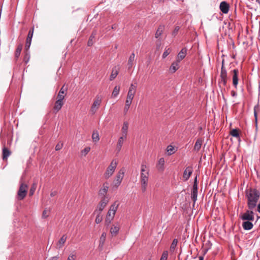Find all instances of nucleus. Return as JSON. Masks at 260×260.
<instances>
[{
    "label": "nucleus",
    "instance_id": "1",
    "mask_svg": "<svg viewBox=\"0 0 260 260\" xmlns=\"http://www.w3.org/2000/svg\"><path fill=\"white\" fill-rule=\"evenodd\" d=\"M247 199V207L249 209H253L256 206L260 197V192L256 188H250L245 190Z\"/></svg>",
    "mask_w": 260,
    "mask_h": 260
},
{
    "label": "nucleus",
    "instance_id": "2",
    "mask_svg": "<svg viewBox=\"0 0 260 260\" xmlns=\"http://www.w3.org/2000/svg\"><path fill=\"white\" fill-rule=\"evenodd\" d=\"M146 165L142 164L141 166L140 182L142 186V190L144 192L147 189L149 179V170H146Z\"/></svg>",
    "mask_w": 260,
    "mask_h": 260
},
{
    "label": "nucleus",
    "instance_id": "3",
    "mask_svg": "<svg viewBox=\"0 0 260 260\" xmlns=\"http://www.w3.org/2000/svg\"><path fill=\"white\" fill-rule=\"evenodd\" d=\"M118 206L119 204H117L116 202H115L110 206L105 219V222L107 224H110L113 219Z\"/></svg>",
    "mask_w": 260,
    "mask_h": 260
},
{
    "label": "nucleus",
    "instance_id": "4",
    "mask_svg": "<svg viewBox=\"0 0 260 260\" xmlns=\"http://www.w3.org/2000/svg\"><path fill=\"white\" fill-rule=\"evenodd\" d=\"M228 80V74L224 66H221L220 79L218 81V84L221 88H224L226 85Z\"/></svg>",
    "mask_w": 260,
    "mask_h": 260
},
{
    "label": "nucleus",
    "instance_id": "5",
    "mask_svg": "<svg viewBox=\"0 0 260 260\" xmlns=\"http://www.w3.org/2000/svg\"><path fill=\"white\" fill-rule=\"evenodd\" d=\"M117 165V163L115 160H113L111 161L110 165L108 166L104 173V176L106 179H108L112 175L116 168Z\"/></svg>",
    "mask_w": 260,
    "mask_h": 260
},
{
    "label": "nucleus",
    "instance_id": "6",
    "mask_svg": "<svg viewBox=\"0 0 260 260\" xmlns=\"http://www.w3.org/2000/svg\"><path fill=\"white\" fill-rule=\"evenodd\" d=\"M124 171L121 169L117 174L112 183L113 187L117 188L121 183L124 176Z\"/></svg>",
    "mask_w": 260,
    "mask_h": 260
},
{
    "label": "nucleus",
    "instance_id": "7",
    "mask_svg": "<svg viewBox=\"0 0 260 260\" xmlns=\"http://www.w3.org/2000/svg\"><path fill=\"white\" fill-rule=\"evenodd\" d=\"M27 185L24 183H21L17 192V198L18 200H22L27 193Z\"/></svg>",
    "mask_w": 260,
    "mask_h": 260
},
{
    "label": "nucleus",
    "instance_id": "8",
    "mask_svg": "<svg viewBox=\"0 0 260 260\" xmlns=\"http://www.w3.org/2000/svg\"><path fill=\"white\" fill-rule=\"evenodd\" d=\"M253 209H248L242 214L240 218L242 220H254V213L252 211Z\"/></svg>",
    "mask_w": 260,
    "mask_h": 260
},
{
    "label": "nucleus",
    "instance_id": "9",
    "mask_svg": "<svg viewBox=\"0 0 260 260\" xmlns=\"http://www.w3.org/2000/svg\"><path fill=\"white\" fill-rule=\"evenodd\" d=\"M109 202V199L106 196L102 197V200L99 204L98 209L94 211V214H95L97 212L101 213L104 210L108 203Z\"/></svg>",
    "mask_w": 260,
    "mask_h": 260
},
{
    "label": "nucleus",
    "instance_id": "10",
    "mask_svg": "<svg viewBox=\"0 0 260 260\" xmlns=\"http://www.w3.org/2000/svg\"><path fill=\"white\" fill-rule=\"evenodd\" d=\"M34 31V27H32L31 28H30L28 31L26 39V42H25V50L26 51L27 50H29V47L31 45V40L33 36Z\"/></svg>",
    "mask_w": 260,
    "mask_h": 260
},
{
    "label": "nucleus",
    "instance_id": "11",
    "mask_svg": "<svg viewBox=\"0 0 260 260\" xmlns=\"http://www.w3.org/2000/svg\"><path fill=\"white\" fill-rule=\"evenodd\" d=\"M231 73L233 74L232 77V81H233V85L235 88H237V86L238 84V82L239 80V71L238 69H235L231 71Z\"/></svg>",
    "mask_w": 260,
    "mask_h": 260
},
{
    "label": "nucleus",
    "instance_id": "12",
    "mask_svg": "<svg viewBox=\"0 0 260 260\" xmlns=\"http://www.w3.org/2000/svg\"><path fill=\"white\" fill-rule=\"evenodd\" d=\"M134 98V96L127 94L123 110L124 115L127 114Z\"/></svg>",
    "mask_w": 260,
    "mask_h": 260
},
{
    "label": "nucleus",
    "instance_id": "13",
    "mask_svg": "<svg viewBox=\"0 0 260 260\" xmlns=\"http://www.w3.org/2000/svg\"><path fill=\"white\" fill-rule=\"evenodd\" d=\"M101 99L100 98V97L97 96L91 107L90 112L92 113V114H93L96 112L101 105Z\"/></svg>",
    "mask_w": 260,
    "mask_h": 260
},
{
    "label": "nucleus",
    "instance_id": "14",
    "mask_svg": "<svg viewBox=\"0 0 260 260\" xmlns=\"http://www.w3.org/2000/svg\"><path fill=\"white\" fill-rule=\"evenodd\" d=\"M219 9L222 13L228 14L230 9V5L226 2L222 1L220 4Z\"/></svg>",
    "mask_w": 260,
    "mask_h": 260
},
{
    "label": "nucleus",
    "instance_id": "15",
    "mask_svg": "<svg viewBox=\"0 0 260 260\" xmlns=\"http://www.w3.org/2000/svg\"><path fill=\"white\" fill-rule=\"evenodd\" d=\"M192 172H193L192 167L188 166L186 168V169H185V170L183 172V178L185 181H187L189 178Z\"/></svg>",
    "mask_w": 260,
    "mask_h": 260
},
{
    "label": "nucleus",
    "instance_id": "16",
    "mask_svg": "<svg viewBox=\"0 0 260 260\" xmlns=\"http://www.w3.org/2000/svg\"><path fill=\"white\" fill-rule=\"evenodd\" d=\"M60 98L61 97H59V99H57V100L55 102L53 107V109L55 113L61 109L64 104L63 101V100L61 99Z\"/></svg>",
    "mask_w": 260,
    "mask_h": 260
},
{
    "label": "nucleus",
    "instance_id": "17",
    "mask_svg": "<svg viewBox=\"0 0 260 260\" xmlns=\"http://www.w3.org/2000/svg\"><path fill=\"white\" fill-rule=\"evenodd\" d=\"M242 227L244 230L248 231L251 230L253 227L252 221L253 220H243Z\"/></svg>",
    "mask_w": 260,
    "mask_h": 260
},
{
    "label": "nucleus",
    "instance_id": "18",
    "mask_svg": "<svg viewBox=\"0 0 260 260\" xmlns=\"http://www.w3.org/2000/svg\"><path fill=\"white\" fill-rule=\"evenodd\" d=\"M108 185L109 183L107 182H106L103 184L102 187L99 190L100 195L103 196V197L106 196L109 188Z\"/></svg>",
    "mask_w": 260,
    "mask_h": 260
},
{
    "label": "nucleus",
    "instance_id": "19",
    "mask_svg": "<svg viewBox=\"0 0 260 260\" xmlns=\"http://www.w3.org/2000/svg\"><path fill=\"white\" fill-rule=\"evenodd\" d=\"M97 34L96 30H93L88 40L87 45L88 46H91L95 42V36Z\"/></svg>",
    "mask_w": 260,
    "mask_h": 260
},
{
    "label": "nucleus",
    "instance_id": "20",
    "mask_svg": "<svg viewBox=\"0 0 260 260\" xmlns=\"http://www.w3.org/2000/svg\"><path fill=\"white\" fill-rule=\"evenodd\" d=\"M68 90V88L65 87L64 85L62 86V87L60 88L57 96V99H59V97H61L60 99L62 100L64 99V96L67 94V91Z\"/></svg>",
    "mask_w": 260,
    "mask_h": 260
},
{
    "label": "nucleus",
    "instance_id": "21",
    "mask_svg": "<svg viewBox=\"0 0 260 260\" xmlns=\"http://www.w3.org/2000/svg\"><path fill=\"white\" fill-rule=\"evenodd\" d=\"M187 49L186 48H183L181 51L179 52L177 55V60L180 61L181 60L184 59L186 55Z\"/></svg>",
    "mask_w": 260,
    "mask_h": 260
},
{
    "label": "nucleus",
    "instance_id": "22",
    "mask_svg": "<svg viewBox=\"0 0 260 260\" xmlns=\"http://www.w3.org/2000/svg\"><path fill=\"white\" fill-rule=\"evenodd\" d=\"M128 127V123L127 121H124L123 124V126L121 128L122 136L121 137H125V139H126L127 130Z\"/></svg>",
    "mask_w": 260,
    "mask_h": 260
},
{
    "label": "nucleus",
    "instance_id": "23",
    "mask_svg": "<svg viewBox=\"0 0 260 260\" xmlns=\"http://www.w3.org/2000/svg\"><path fill=\"white\" fill-rule=\"evenodd\" d=\"M67 239V236H66V235H62V236L60 238V239L57 242L56 248L57 249L61 248L63 246L64 244L65 243Z\"/></svg>",
    "mask_w": 260,
    "mask_h": 260
},
{
    "label": "nucleus",
    "instance_id": "24",
    "mask_svg": "<svg viewBox=\"0 0 260 260\" xmlns=\"http://www.w3.org/2000/svg\"><path fill=\"white\" fill-rule=\"evenodd\" d=\"M179 60L174 61L170 67V71L172 73H175L179 68Z\"/></svg>",
    "mask_w": 260,
    "mask_h": 260
},
{
    "label": "nucleus",
    "instance_id": "25",
    "mask_svg": "<svg viewBox=\"0 0 260 260\" xmlns=\"http://www.w3.org/2000/svg\"><path fill=\"white\" fill-rule=\"evenodd\" d=\"M135 54L134 52H133L129 56L128 60L127 66H128V69H130L132 68V67L134 64V62L135 61Z\"/></svg>",
    "mask_w": 260,
    "mask_h": 260
},
{
    "label": "nucleus",
    "instance_id": "26",
    "mask_svg": "<svg viewBox=\"0 0 260 260\" xmlns=\"http://www.w3.org/2000/svg\"><path fill=\"white\" fill-rule=\"evenodd\" d=\"M125 139V137H120L118 140L117 146H116V150L118 152H119L121 149V147L123 145V141Z\"/></svg>",
    "mask_w": 260,
    "mask_h": 260
},
{
    "label": "nucleus",
    "instance_id": "27",
    "mask_svg": "<svg viewBox=\"0 0 260 260\" xmlns=\"http://www.w3.org/2000/svg\"><path fill=\"white\" fill-rule=\"evenodd\" d=\"M11 152L6 147H4L3 149V159L4 160H7L8 157L11 155Z\"/></svg>",
    "mask_w": 260,
    "mask_h": 260
},
{
    "label": "nucleus",
    "instance_id": "28",
    "mask_svg": "<svg viewBox=\"0 0 260 260\" xmlns=\"http://www.w3.org/2000/svg\"><path fill=\"white\" fill-rule=\"evenodd\" d=\"M165 29L164 25H159L155 34V37L156 39H159L162 35Z\"/></svg>",
    "mask_w": 260,
    "mask_h": 260
},
{
    "label": "nucleus",
    "instance_id": "29",
    "mask_svg": "<svg viewBox=\"0 0 260 260\" xmlns=\"http://www.w3.org/2000/svg\"><path fill=\"white\" fill-rule=\"evenodd\" d=\"M22 47H23V45L22 44H20L18 45V46L16 48L15 53V58L16 60H17L18 59V58H19V57L20 55Z\"/></svg>",
    "mask_w": 260,
    "mask_h": 260
},
{
    "label": "nucleus",
    "instance_id": "30",
    "mask_svg": "<svg viewBox=\"0 0 260 260\" xmlns=\"http://www.w3.org/2000/svg\"><path fill=\"white\" fill-rule=\"evenodd\" d=\"M137 86L134 84H131L128 89L127 94L135 96Z\"/></svg>",
    "mask_w": 260,
    "mask_h": 260
},
{
    "label": "nucleus",
    "instance_id": "31",
    "mask_svg": "<svg viewBox=\"0 0 260 260\" xmlns=\"http://www.w3.org/2000/svg\"><path fill=\"white\" fill-rule=\"evenodd\" d=\"M197 197H198V190H191V199L193 202V206H194L196 201L197 200Z\"/></svg>",
    "mask_w": 260,
    "mask_h": 260
},
{
    "label": "nucleus",
    "instance_id": "32",
    "mask_svg": "<svg viewBox=\"0 0 260 260\" xmlns=\"http://www.w3.org/2000/svg\"><path fill=\"white\" fill-rule=\"evenodd\" d=\"M92 139L93 142L96 143L100 140L99 134L96 130L93 131L92 135Z\"/></svg>",
    "mask_w": 260,
    "mask_h": 260
},
{
    "label": "nucleus",
    "instance_id": "33",
    "mask_svg": "<svg viewBox=\"0 0 260 260\" xmlns=\"http://www.w3.org/2000/svg\"><path fill=\"white\" fill-rule=\"evenodd\" d=\"M202 142L203 141L200 139H198L196 141L194 146V150L195 151H198L201 149V146L202 145Z\"/></svg>",
    "mask_w": 260,
    "mask_h": 260
},
{
    "label": "nucleus",
    "instance_id": "34",
    "mask_svg": "<svg viewBox=\"0 0 260 260\" xmlns=\"http://www.w3.org/2000/svg\"><path fill=\"white\" fill-rule=\"evenodd\" d=\"M165 159L164 158H160L157 163V168L159 170H163L164 169Z\"/></svg>",
    "mask_w": 260,
    "mask_h": 260
},
{
    "label": "nucleus",
    "instance_id": "35",
    "mask_svg": "<svg viewBox=\"0 0 260 260\" xmlns=\"http://www.w3.org/2000/svg\"><path fill=\"white\" fill-rule=\"evenodd\" d=\"M230 135L236 138H240L239 129L237 128L232 129L230 133Z\"/></svg>",
    "mask_w": 260,
    "mask_h": 260
},
{
    "label": "nucleus",
    "instance_id": "36",
    "mask_svg": "<svg viewBox=\"0 0 260 260\" xmlns=\"http://www.w3.org/2000/svg\"><path fill=\"white\" fill-rule=\"evenodd\" d=\"M106 233L104 232L102 233L100 239V244H99V247H103L104 245V244L106 240Z\"/></svg>",
    "mask_w": 260,
    "mask_h": 260
},
{
    "label": "nucleus",
    "instance_id": "37",
    "mask_svg": "<svg viewBox=\"0 0 260 260\" xmlns=\"http://www.w3.org/2000/svg\"><path fill=\"white\" fill-rule=\"evenodd\" d=\"M119 230V227L118 225H114L110 229V233L112 236H115Z\"/></svg>",
    "mask_w": 260,
    "mask_h": 260
},
{
    "label": "nucleus",
    "instance_id": "38",
    "mask_svg": "<svg viewBox=\"0 0 260 260\" xmlns=\"http://www.w3.org/2000/svg\"><path fill=\"white\" fill-rule=\"evenodd\" d=\"M177 243H178V240L177 239H174L173 240V241L171 243V245L170 246V248L171 252H173L175 250V249L176 247Z\"/></svg>",
    "mask_w": 260,
    "mask_h": 260
},
{
    "label": "nucleus",
    "instance_id": "39",
    "mask_svg": "<svg viewBox=\"0 0 260 260\" xmlns=\"http://www.w3.org/2000/svg\"><path fill=\"white\" fill-rule=\"evenodd\" d=\"M37 184L36 183H34L31 187H30V190H29V196H32L34 194V192L36 189V188H37Z\"/></svg>",
    "mask_w": 260,
    "mask_h": 260
},
{
    "label": "nucleus",
    "instance_id": "40",
    "mask_svg": "<svg viewBox=\"0 0 260 260\" xmlns=\"http://www.w3.org/2000/svg\"><path fill=\"white\" fill-rule=\"evenodd\" d=\"M119 90H120V87L116 86L113 89V91L112 93V96L113 97L117 96V95L119 94Z\"/></svg>",
    "mask_w": 260,
    "mask_h": 260
},
{
    "label": "nucleus",
    "instance_id": "41",
    "mask_svg": "<svg viewBox=\"0 0 260 260\" xmlns=\"http://www.w3.org/2000/svg\"><path fill=\"white\" fill-rule=\"evenodd\" d=\"M172 49L171 48H166L165 51L162 54V58H165L171 52Z\"/></svg>",
    "mask_w": 260,
    "mask_h": 260
},
{
    "label": "nucleus",
    "instance_id": "42",
    "mask_svg": "<svg viewBox=\"0 0 260 260\" xmlns=\"http://www.w3.org/2000/svg\"><path fill=\"white\" fill-rule=\"evenodd\" d=\"M29 58H30V55H29V52L28 51V50H27V51L25 50V55H24V58H23V61H24V62L25 63H28V62L29 61Z\"/></svg>",
    "mask_w": 260,
    "mask_h": 260
},
{
    "label": "nucleus",
    "instance_id": "43",
    "mask_svg": "<svg viewBox=\"0 0 260 260\" xmlns=\"http://www.w3.org/2000/svg\"><path fill=\"white\" fill-rule=\"evenodd\" d=\"M97 215L95 220V222L96 223H100L103 220L102 216H101V213L100 212H97Z\"/></svg>",
    "mask_w": 260,
    "mask_h": 260
},
{
    "label": "nucleus",
    "instance_id": "44",
    "mask_svg": "<svg viewBox=\"0 0 260 260\" xmlns=\"http://www.w3.org/2000/svg\"><path fill=\"white\" fill-rule=\"evenodd\" d=\"M118 74V72L117 70L114 71V70H113L110 77V80L112 81L113 80H114Z\"/></svg>",
    "mask_w": 260,
    "mask_h": 260
},
{
    "label": "nucleus",
    "instance_id": "45",
    "mask_svg": "<svg viewBox=\"0 0 260 260\" xmlns=\"http://www.w3.org/2000/svg\"><path fill=\"white\" fill-rule=\"evenodd\" d=\"M258 107V106H255L254 108V116L255 119V127L257 129V115L256 109Z\"/></svg>",
    "mask_w": 260,
    "mask_h": 260
},
{
    "label": "nucleus",
    "instance_id": "46",
    "mask_svg": "<svg viewBox=\"0 0 260 260\" xmlns=\"http://www.w3.org/2000/svg\"><path fill=\"white\" fill-rule=\"evenodd\" d=\"M174 147L172 145H169L167 147V152H168V154L169 155L173 154L174 153Z\"/></svg>",
    "mask_w": 260,
    "mask_h": 260
},
{
    "label": "nucleus",
    "instance_id": "47",
    "mask_svg": "<svg viewBox=\"0 0 260 260\" xmlns=\"http://www.w3.org/2000/svg\"><path fill=\"white\" fill-rule=\"evenodd\" d=\"M168 256V252L166 250L164 251L161 255L160 260H167Z\"/></svg>",
    "mask_w": 260,
    "mask_h": 260
},
{
    "label": "nucleus",
    "instance_id": "48",
    "mask_svg": "<svg viewBox=\"0 0 260 260\" xmlns=\"http://www.w3.org/2000/svg\"><path fill=\"white\" fill-rule=\"evenodd\" d=\"M193 190H198V180H197V176H196L194 178V181H193V184L192 186Z\"/></svg>",
    "mask_w": 260,
    "mask_h": 260
},
{
    "label": "nucleus",
    "instance_id": "49",
    "mask_svg": "<svg viewBox=\"0 0 260 260\" xmlns=\"http://www.w3.org/2000/svg\"><path fill=\"white\" fill-rule=\"evenodd\" d=\"M90 150V147H85L83 150H82L81 154L85 156L89 152Z\"/></svg>",
    "mask_w": 260,
    "mask_h": 260
},
{
    "label": "nucleus",
    "instance_id": "50",
    "mask_svg": "<svg viewBox=\"0 0 260 260\" xmlns=\"http://www.w3.org/2000/svg\"><path fill=\"white\" fill-rule=\"evenodd\" d=\"M75 258L76 253L75 251H74L69 255L67 260H75Z\"/></svg>",
    "mask_w": 260,
    "mask_h": 260
},
{
    "label": "nucleus",
    "instance_id": "51",
    "mask_svg": "<svg viewBox=\"0 0 260 260\" xmlns=\"http://www.w3.org/2000/svg\"><path fill=\"white\" fill-rule=\"evenodd\" d=\"M179 29L180 27L179 26H176L172 32V36H173L174 37L176 36L178 34Z\"/></svg>",
    "mask_w": 260,
    "mask_h": 260
},
{
    "label": "nucleus",
    "instance_id": "52",
    "mask_svg": "<svg viewBox=\"0 0 260 260\" xmlns=\"http://www.w3.org/2000/svg\"><path fill=\"white\" fill-rule=\"evenodd\" d=\"M63 147V143H58L55 146V150H60Z\"/></svg>",
    "mask_w": 260,
    "mask_h": 260
},
{
    "label": "nucleus",
    "instance_id": "53",
    "mask_svg": "<svg viewBox=\"0 0 260 260\" xmlns=\"http://www.w3.org/2000/svg\"><path fill=\"white\" fill-rule=\"evenodd\" d=\"M48 216V215L47 214V210H44L43 211V212L42 217L43 218H46Z\"/></svg>",
    "mask_w": 260,
    "mask_h": 260
},
{
    "label": "nucleus",
    "instance_id": "54",
    "mask_svg": "<svg viewBox=\"0 0 260 260\" xmlns=\"http://www.w3.org/2000/svg\"><path fill=\"white\" fill-rule=\"evenodd\" d=\"M56 191H52L50 193V196L51 197H54L55 196L56 194Z\"/></svg>",
    "mask_w": 260,
    "mask_h": 260
},
{
    "label": "nucleus",
    "instance_id": "55",
    "mask_svg": "<svg viewBox=\"0 0 260 260\" xmlns=\"http://www.w3.org/2000/svg\"><path fill=\"white\" fill-rule=\"evenodd\" d=\"M231 94L233 96H235L237 95V93L235 91L232 90L231 92Z\"/></svg>",
    "mask_w": 260,
    "mask_h": 260
},
{
    "label": "nucleus",
    "instance_id": "56",
    "mask_svg": "<svg viewBox=\"0 0 260 260\" xmlns=\"http://www.w3.org/2000/svg\"><path fill=\"white\" fill-rule=\"evenodd\" d=\"M50 260H58V257L57 256L52 257Z\"/></svg>",
    "mask_w": 260,
    "mask_h": 260
},
{
    "label": "nucleus",
    "instance_id": "57",
    "mask_svg": "<svg viewBox=\"0 0 260 260\" xmlns=\"http://www.w3.org/2000/svg\"><path fill=\"white\" fill-rule=\"evenodd\" d=\"M199 260H204V257L203 256H200Z\"/></svg>",
    "mask_w": 260,
    "mask_h": 260
},
{
    "label": "nucleus",
    "instance_id": "58",
    "mask_svg": "<svg viewBox=\"0 0 260 260\" xmlns=\"http://www.w3.org/2000/svg\"><path fill=\"white\" fill-rule=\"evenodd\" d=\"M224 59H223L222 60V66L223 65V66H224Z\"/></svg>",
    "mask_w": 260,
    "mask_h": 260
},
{
    "label": "nucleus",
    "instance_id": "59",
    "mask_svg": "<svg viewBox=\"0 0 260 260\" xmlns=\"http://www.w3.org/2000/svg\"><path fill=\"white\" fill-rule=\"evenodd\" d=\"M115 27H116V26H115V25H112V26L111 27V28H112V29H115Z\"/></svg>",
    "mask_w": 260,
    "mask_h": 260
},
{
    "label": "nucleus",
    "instance_id": "60",
    "mask_svg": "<svg viewBox=\"0 0 260 260\" xmlns=\"http://www.w3.org/2000/svg\"><path fill=\"white\" fill-rule=\"evenodd\" d=\"M159 42H160V41H159ZM160 45V43H159V44H157V47L158 48L159 47Z\"/></svg>",
    "mask_w": 260,
    "mask_h": 260
},
{
    "label": "nucleus",
    "instance_id": "61",
    "mask_svg": "<svg viewBox=\"0 0 260 260\" xmlns=\"http://www.w3.org/2000/svg\"><path fill=\"white\" fill-rule=\"evenodd\" d=\"M165 1H166V0H159V2H160L164 3V2H165Z\"/></svg>",
    "mask_w": 260,
    "mask_h": 260
},
{
    "label": "nucleus",
    "instance_id": "62",
    "mask_svg": "<svg viewBox=\"0 0 260 260\" xmlns=\"http://www.w3.org/2000/svg\"><path fill=\"white\" fill-rule=\"evenodd\" d=\"M257 2H258V3H260V1L259 0H256V1Z\"/></svg>",
    "mask_w": 260,
    "mask_h": 260
}]
</instances>
